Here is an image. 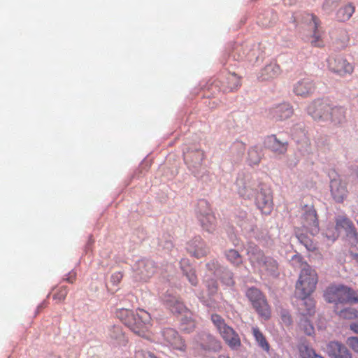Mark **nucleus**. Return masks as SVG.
Listing matches in <instances>:
<instances>
[{
  "label": "nucleus",
  "mask_w": 358,
  "mask_h": 358,
  "mask_svg": "<svg viewBox=\"0 0 358 358\" xmlns=\"http://www.w3.org/2000/svg\"><path fill=\"white\" fill-rule=\"evenodd\" d=\"M115 314L135 334L146 338L150 337L148 329L151 325V317L149 313L143 309H138L134 313L131 310L121 308Z\"/></svg>",
  "instance_id": "f257e3e1"
},
{
  "label": "nucleus",
  "mask_w": 358,
  "mask_h": 358,
  "mask_svg": "<svg viewBox=\"0 0 358 358\" xmlns=\"http://www.w3.org/2000/svg\"><path fill=\"white\" fill-rule=\"evenodd\" d=\"M317 282L318 276L315 270L305 264L296 283V296L300 299L308 297L315 290Z\"/></svg>",
  "instance_id": "f03ea898"
},
{
  "label": "nucleus",
  "mask_w": 358,
  "mask_h": 358,
  "mask_svg": "<svg viewBox=\"0 0 358 358\" xmlns=\"http://www.w3.org/2000/svg\"><path fill=\"white\" fill-rule=\"evenodd\" d=\"M246 250L248 261L255 270L274 272L277 269V262L270 257L265 256L257 245L250 243Z\"/></svg>",
  "instance_id": "7ed1b4c3"
},
{
  "label": "nucleus",
  "mask_w": 358,
  "mask_h": 358,
  "mask_svg": "<svg viewBox=\"0 0 358 358\" xmlns=\"http://www.w3.org/2000/svg\"><path fill=\"white\" fill-rule=\"evenodd\" d=\"M324 296L327 302L334 303L336 306L338 303H358L357 292L344 285H332L326 289Z\"/></svg>",
  "instance_id": "20e7f679"
},
{
  "label": "nucleus",
  "mask_w": 358,
  "mask_h": 358,
  "mask_svg": "<svg viewBox=\"0 0 358 358\" xmlns=\"http://www.w3.org/2000/svg\"><path fill=\"white\" fill-rule=\"evenodd\" d=\"M211 320L221 337L231 349L236 350L241 346V342L238 334L232 327L225 323L224 320L220 315L213 314Z\"/></svg>",
  "instance_id": "39448f33"
},
{
  "label": "nucleus",
  "mask_w": 358,
  "mask_h": 358,
  "mask_svg": "<svg viewBox=\"0 0 358 358\" xmlns=\"http://www.w3.org/2000/svg\"><path fill=\"white\" fill-rule=\"evenodd\" d=\"M196 217L203 230L212 233L216 227V218L210 204L206 200H200L197 204Z\"/></svg>",
  "instance_id": "423d86ee"
},
{
  "label": "nucleus",
  "mask_w": 358,
  "mask_h": 358,
  "mask_svg": "<svg viewBox=\"0 0 358 358\" xmlns=\"http://www.w3.org/2000/svg\"><path fill=\"white\" fill-rule=\"evenodd\" d=\"M246 296L251 302L256 312L265 320L271 316V309L262 292L255 287H250L246 292Z\"/></svg>",
  "instance_id": "0eeeda50"
},
{
  "label": "nucleus",
  "mask_w": 358,
  "mask_h": 358,
  "mask_svg": "<svg viewBox=\"0 0 358 358\" xmlns=\"http://www.w3.org/2000/svg\"><path fill=\"white\" fill-rule=\"evenodd\" d=\"M327 64L328 69L331 72L341 77L351 75L355 69L353 64L340 56L329 57L327 60Z\"/></svg>",
  "instance_id": "6e6552de"
},
{
  "label": "nucleus",
  "mask_w": 358,
  "mask_h": 358,
  "mask_svg": "<svg viewBox=\"0 0 358 358\" xmlns=\"http://www.w3.org/2000/svg\"><path fill=\"white\" fill-rule=\"evenodd\" d=\"M155 264L152 261L141 259L133 268V278L136 281H146L154 274Z\"/></svg>",
  "instance_id": "1a4fd4ad"
},
{
  "label": "nucleus",
  "mask_w": 358,
  "mask_h": 358,
  "mask_svg": "<svg viewBox=\"0 0 358 358\" xmlns=\"http://www.w3.org/2000/svg\"><path fill=\"white\" fill-rule=\"evenodd\" d=\"M331 106L323 100H315L307 108L308 113L317 121H328Z\"/></svg>",
  "instance_id": "9d476101"
},
{
  "label": "nucleus",
  "mask_w": 358,
  "mask_h": 358,
  "mask_svg": "<svg viewBox=\"0 0 358 358\" xmlns=\"http://www.w3.org/2000/svg\"><path fill=\"white\" fill-rule=\"evenodd\" d=\"M336 227L339 231L345 230L347 236L350 238L352 245L358 243V234L352 222L345 215H338L335 219Z\"/></svg>",
  "instance_id": "9b49d317"
},
{
  "label": "nucleus",
  "mask_w": 358,
  "mask_h": 358,
  "mask_svg": "<svg viewBox=\"0 0 358 358\" xmlns=\"http://www.w3.org/2000/svg\"><path fill=\"white\" fill-rule=\"evenodd\" d=\"M316 90V84L310 78H304L293 85V92L297 96L307 98L310 96Z\"/></svg>",
  "instance_id": "f8f14e48"
},
{
  "label": "nucleus",
  "mask_w": 358,
  "mask_h": 358,
  "mask_svg": "<svg viewBox=\"0 0 358 358\" xmlns=\"http://www.w3.org/2000/svg\"><path fill=\"white\" fill-rule=\"evenodd\" d=\"M162 334L164 341L173 348L182 352L185 351L186 345L185 341L175 329L166 328L162 331Z\"/></svg>",
  "instance_id": "ddd939ff"
},
{
  "label": "nucleus",
  "mask_w": 358,
  "mask_h": 358,
  "mask_svg": "<svg viewBox=\"0 0 358 358\" xmlns=\"http://www.w3.org/2000/svg\"><path fill=\"white\" fill-rule=\"evenodd\" d=\"M256 205L263 214L269 215L273 210V196L269 189H261L256 196Z\"/></svg>",
  "instance_id": "4468645a"
},
{
  "label": "nucleus",
  "mask_w": 358,
  "mask_h": 358,
  "mask_svg": "<svg viewBox=\"0 0 358 358\" xmlns=\"http://www.w3.org/2000/svg\"><path fill=\"white\" fill-rule=\"evenodd\" d=\"M330 192L333 199L337 203L343 202L348 194L346 184L339 178L331 180Z\"/></svg>",
  "instance_id": "2eb2a0df"
},
{
  "label": "nucleus",
  "mask_w": 358,
  "mask_h": 358,
  "mask_svg": "<svg viewBox=\"0 0 358 358\" xmlns=\"http://www.w3.org/2000/svg\"><path fill=\"white\" fill-rule=\"evenodd\" d=\"M303 227L313 236L319 232V222L316 210L313 208H308L302 217Z\"/></svg>",
  "instance_id": "dca6fc26"
},
{
  "label": "nucleus",
  "mask_w": 358,
  "mask_h": 358,
  "mask_svg": "<svg viewBox=\"0 0 358 358\" xmlns=\"http://www.w3.org/2000/svg\"><path fill=\"white\" fill-rule=\"evenodd\" d=\"M264 144L266 148L276 155L285 154L288 148V142L280 141L275 135L267 136Z\"/></svg>",
  "instance_id": "f3484780"
},
{
  "label": "nucleus",
  "mask_w": 358,
  "mask_h": 358,
  "mask_svg": "<svg viewBox=\"0 0 358 358\" xmlns=\"http://www.w3.org/2000/svg\"><path fill=\"white\" fill-rule=\"evenodd\" d=\"M294 110L290 104L287 103H280L270 110V115L276 121H282L289 118L293 115Z\"/></svg>",
  "instance_id": "a211bd4d"
},
{
  "label": "nucleus",
  "mask_w": 358,
  "mask_h": 358,
  "mask_svg": "<svg viewBox=\"0 0 358 358\" xmlns=\"http://www.w3.org/2000/svg\"><path fill=\"white\" fill-rule=\"evenodd\" d=\"M327 351L331 358H352L347 348L338 342H330L327 346Z\"/></svg>",
  "instance_id": "6ab92c4d"
},
{
  "label": "nucleus",
  "mask_w": 358,
  "mask_h": 358,
  "mask_svg": "<svg viewBox=\"0 0 358 358\" xmlns=\"http://www.w3.org/2000/svg\"><path fill=\"white\" fill-rule=\"evenodd\" d=\"M189 252L196 258L206 256L208 252V248L201 238H196L193 240L187 248Z\"/></svg>",
  "instance_id": "aec40b11"
},
{
  "label": "nucleus",
  "mask_w": 358,
  "mask_h": 358,
  "mask_svg": "<svg viewBox=\"0 0 358 358\" xmlns=\"http://www.w3.org/2000/svg\"><path fill=\"white\" fill-rule=\"evenodd\" d=\"M166 305L174 314H191L182 301L175 296H171L166 300Z\"/></svg>",
  "instance_id": "412c9836"
},
{
  "label": "nucleus",
  "mask_w": 358,
  "mask_h": 358,
  "mask_svg": "<svg viewBox=\"0 0 358 358\" xmlns=\"http://www.w3.org/2000/svg\"><path fill=\"white\" fill-rule=\"evenodd\" d=\"M329 115L328 121H330L335 126L339 125L345 120V110L341 106H331Z\"/></svg>",
  "instance_id": "4be33fe9"
},
{
  "label": "nucleus",
  "mask_w": 358,
  "mask_h": 358,
  "mask_svg": "<svg viewBox=\"0 0 358 358\" xmlns=\"http://www.w3.org/2000/svg\"><path fill=\"white\" fill-rule=\"evenodd\" d=\"M280 74V68L279 65L270 64L261 71L259 78L262 80H268L277 78Z\"/></svg>",
  "instance_id": "5701e85b"
},
{
  "label": "nucleus",
  "mask_w": 358,
  "mask_h": 358,
  "mask_svg": "<svg viewBox=\"0 0 358 358\" xmlns=\"http://www.w3.org/2000/svg\"><path fill=\"white\" fill-rule=\"evenodd\" d=\"M185 160L188 163L193 164L194 166L201 165L205 159V153L202 150H195L188 151L184 155Z\"/></svg>",
  "instance_id": "b1692460"
},
{
  "label": "nucleus",
  "mask_w": 358,
  "mask_h": 358,
  "mask_svg": "<svg viewBox=\"0 0 358 358\" xmlns=\"http://www.w3.org/2000/svg\"><path fill=\"white\" fill-rule=\"evenodd\" d=\"M311 20L314 31L310 43L313 46L322 47L324 46V42L322 38V33L318 29L320 25V20L314 15H311Z\"/></svg>",
  "instance_id": "393cba45"
},
{
  "label": "nucleus",
  "mask_w": 358,
  "mask_h": 358,
  "mask_svg": "<svg viewBox=\"0 0 358 358\" xmlns=\"http://www.w3.org/2000/svg\"><path fill=\"white\" fill-rule=\"evenodd\" d=\"M300 313L303 315H312L315 313V303L312 299H301V302L298 305Z\"/></svg>",
  "instance_id": "a878e982"
},
{
  "label": "nucleus",
  "mask_w": 358,
  "mask_h": 358,
  "mask_svg": "<svg viewBox=\"0 0 358 358\" xmlns=\"http://www.w3.org/2000/svg\"><path fill=\"white\" fill-rule=\"evenodd\" d=\"M355 11V7L352 3H348L340 8L336 13V18L340 22H345L350 20Z\"/></svg>",
  "instance_id": "bb28decb"
},
{
  "label": "nucleus",
  "mask_w": 358,
  "mask_h": 358,
  "mask_svg": "<svg viewBox=\"0 0 358 358\" xmlns=\"http://www.w3.org/2000/svg\"><path fill=\"white\" fill-rule=\"evenodd\" d=\"M252 334L255 338V341L258 343V345L264 351L268 352L270 345L263 333L257 327H252Z\"/></svg>",
  "instance_id": "cd10ccee"
},
{
  "label": "nucleus",
  "mask_w": 358,
  "mask_h": 358,
  "mask_svg": "<svg viewBox=\"0 0 358 358\" xmlns=\"http://www.w3.org/2000/svg\"><path fill=\"white\" fill-rule=\"evenodd\" d=\"M180 266L189 282L194 286L196 285L198 282L197 277L194 271H193L190 265L188 264V260L185 259H182L180 262Z\"/></svg>",
  "instance_id": "c85d7f7f"
},
{
  "label": "nucleus",
  "mask_w": 358,
  "mask_h": 358,
  "mask_svg": "<svg viewBox=\"0 0 358 358\" xmlns=\"http://www.w3.org/2000/svg\"><path fill=\"white\" fill-rule=\"evenodd\" d=\"M227 259L234 266H240L243 264V257L234 249H229L225 251Z\"/></svg>",
  "instance_id": "c756f323"
},
{
  "label": "nucleus",
  "mask_w": 358,
  "mask_h": 358,
  "mask_svg": "<svg viewBox=\"0 0 358 358\" xmlns=\"http://www.w3.org/2000/svg\"><path fill=\"white\" fill-rule=\"evenodd\" d=\"M335 312L341 319L354 320L358 318V311L352 308L339 310L338 306H336Z\"/></svg>",
  "instance_id": "7c9ffc66"
},
{
  "label": "nucleus",
  "mask_w": 358,
  "mask_h": 358,
  "mask_svg": "<svg viewBox=\"0 0 358 358\" xmlns=\"http://www.w3.org/2000/svg\"><path fill=\"white\" fill-rule=\"evenodd\" d=\"M298 350L301 358H323L322 356L317 355L312 348L305 343L299 344Z\"/></svg>",
  "instance_id": "2f4dec72"
},
{
  "label": "nucleus",
  "mask_w": 358,
  "mask_h": 358,
  "mask_svg": "<svg viewBox=\"0 0 358 358\" xmlns=\"http://www.w3.org/2000/svg\"><path fill=\"white\" fill-rule=\"evenodd\" d=\"M299 241L306 247L309 251H314L317 249L316 243L309 237L308 236L303 234H297Z\"/></svg>",
  "instance_id": "473e14b6"
},
{
  "label": "nucleus",
  "mask_w": 358,
  "mask_h": 358,
  "mask_svg": "<svg viewBox=\"0 0 358 358\" xmlns=\"http://www.w3.org/2000/svg\"><path fill=\"white\" fill-rule=\"evenodd\" d=\"M336 34V43L342 48L345 47L350 41L348 32L345 29H341L338 30Z\"/></svg>",
  "instance_id": "72a5a7b5"
},
{
  "label": "nucleus",
  "mask_w": 358,
  "mask_h": 358,
  "mask_svg": "<svg viewBox=\"0 0 358 358\" xmlns=\"http://www.w3.org/2000/svg\"><path fill=\"white\" fill-rule=\"evenodd\" d=\"M262 159V153L257 147H252L248 150V161L250 165H257Z\"/></svg>",
  "instance_id": "f704fd0d"
},
{
  "label": "nucleus",
  "mask_w": 358,
  "mask_h": 358,
  "mask_svg": "<svg viewBox=\"0 0 358 358\" xmlns=\"http://www.w3.org/2000/svg\"><path fill=\"white\" fill-rule=\"evenodd\" d=\"M227 89L229 91L238 89L241 85V77L236 73H229L227 78Z\"/></svg>",
  "instance_id": "c9c22d12"
},
{
  "label": "nucleus",
  "mask_w": 358,
  "mask_h": 358,
  "mask_svg": "<svg viewBox=\"0 0 358 358\" xmlns=\"http://www.w3.org/2000/svg\"><path fill=\"white\" fill-rule=\"evenodd\" d=\"M187 315L182 319L181 329L185 333H190L195 329L196 322L191 317H188Z\"/></svg>",
  "instance_id": "e433bc0d"
},
{
  "label": "nucleus",
  "mask_w": 358,
  "mask_h": 358,
  "mask_svg": "<svg viewBox=\"0 0 358 358\" xmlns=\"http://www.w3.org/2000/svg\"><path fill=\"white\" fill-rule=\"evenodd\" d=\"M68 289L66 286H61L55 289L52 294L53 300L56 301V303H59L64 301L68 294Z\"/></svg>",
  "instance_id": "4c0bfd02"
},
{
  "label": "nucleus",
  "mask_w": 358,
  "mask_h": 358,
  "mask_svg": "<svg viewBox=\"0 0 358 358\" xmlns=\"http://www.w3.org/2000/svg\"><path fill=\"white\" fill-rule=\"evenodd\" d=\"M325 234L328 240L332 242L336 240L339 236L338 229L336 227H334L333 226L327 229Z\"/></svg>",
  "instance_id": "58836bf2"
},
{
  "label": "nucleus",
  "mask_w": 358,
  "mask_h": 358,
  "mask_svg": "<svg viewBox=\"0 0 358 358\" xmlns=\"http://www.w3.org/2000/svg\"><path fill=\"white\" fill-rule=\"evenodd\" d=\"M346 344L350 349H352V350L356 353H358V337L351 336L348 338Z\"/></svg>",
  "instance_id": "ea45409f"
},
{
  "label": "nucleus",
  "mask_w": 358,
  "mask_h": 358,
  "mask_svg": "<svg viewBox=\"0 0 358 358\" xmlns=\"http://www.w3.org/2000/svg\"><path fill=\"white\" fill-rule=\"evenodd\" d=\"M342 0H326L323 3V8L331 10L336 8Z\"/></svg>",
  "instance_id": "a19ab883"
},
{
  "label": "nucleus",
  "mask_w": 358,
  "mask_h": 358,
  "mask_svg": "<svg viewBox=\"0 0 358 358\" xmlns=\"http://www.w3.org/2000/svg\"><path fill=\"white\" fill-rule=\"evenodd\" d=\"M136 358H157L152 353L143 350H137L135 352Z\"/></svg>",
  "instance_id": "79ce46f5"
},
{
  "label": "nucleus",
  "mask_w": 358,
  "mask_h": 358,
  "mask_svg": "<svg viewBox=\"0 0 358 358\" xmlns=\"http://www.w3.org/2000/svg\"><path fill=\"white\" fill-rule=\"evenodd\" d=\"M301 325L306 334L310 336L314 333V327L308 320H305Z\"/></svg>",
  "instance_id": "37998d69"
},
{
  "label": "nucleus",
  "mask_w": 358,
  "mask_h": 358,
  "mask_svg": "<svg viewBox=\"0 0 358 358\" xmlns=\"http://www.w3.org/2000/svg\"><path fill=\"white\" fill-rule=\"evenodd\" d=\"M122 278H123L122 273L115 272L113 274H112V275L110 277V281L113 285H117L121 282Z\"/></svg>",
  "instance_id": "c03bdc74"
},
{
  "label": "nucleus",
  "mask_w": 358,
  "mask_h": 358,
  "mask_svg": "<svg viewBox=\"0 0 358 358\" xmlns=\"http://www.w3.org/2000/svg\"><path fill=\"white\" fill-rule=\"evenodd\" d=\"M281 320L285 325H290L292 324V318L289 313L286 310L281 312Z\"/></svg>",
  "instance_id": "a18cd8bd"
},
{
  "label": "nucleus",
  "mask_w": 358,
  "mask_h": 358,
  "mask_svg": "<svg viewBox=\"0 0 358 358\" xmlns=\"http://www.w3.org/2000/svg\"><path fill=\"white\" fill-rule=\"evenodd\" d=\"M208 289L210 294H215L217 291V284L214 280L208 281Z\"/></svg>",
  "instance_id": "49530a36"
},
{
  "label": "nucleus",
  "mask_w": 358,
  "mask_h": 358,
  "mask_svg": "<svg viewBox=\"0 0 358 358\" xmlns=\"http://www.w3.org/2000/svg\"><path fill=\"white\" fill-rule=\"evenodd\" d=\"M76 272L71 271L67 274L66 278H64V280L69 283H73L76 280Z\"/></svg>",
  "instance_id": "de8ad7c7"
},
{
  "label": "nucleus",
  "mask_w": 358,
  "mask_h": 358,
  "mask_svg": "<svg viewBox=\"0 0 358 358\" xmlns=\"http://www.w3.org/2000/svg\"><path fill=\"white\" fill-rule=\"evenodd\" d=\"M114 332L117 333V336H113L115 339H119L120 337L123 336V334L122 333L121 329L119 327H113Z\"/></svg>",
  "instance_id": "09e8293b"
},
{
  "label": "nucleus",
  "mask_w": 358,
  "mask_h": 358,
  "mask_svg": "<svg viewBox=\"0 0 358 358\" xmlns=\"http://www.w3.org/2000/svg\"><path fill=\"white\" fill-rule=\"evenodd\" d=\"M350 329L356 334H358V321L352 322L350 325Z\"/></svg>",
  "instance_id": "8fccbe9b"
},
{
  "label": "nucleus",
  "mask_w": 358,
  "mask_h": 358,
  "mask_svg": "<svg viewBox=\"0 0 358 358\" xmlns=\"http://www.w3.org/2000/svg\"><path fill=\"white\" fill-rule=\"evenodd\" d=\"M217 266V262H214L213 261V262H212L210 263L207 264L208 268H209V269H211V270L215 268Z\"/></svg>",
  "instance_id": "3c124183"
},
{
  "label": "nucleus",
  "mask_w": 358,
  "mask_h": 358,
  "mask_svg": "<svg viewBox=\"0 0 358 358\" xmlns=\"http://www.w3.org/2000/svg\"><path fill=\"white\" fill-rule=\"evenodd\" d=\"M298 0H285L289 5H294L297 2Z\"/></svg>",
  "instance_id": "603ef678"
},
{
  "label": "nucleus",
  "mask_w": 358,
  "mask_h": 358,
  "mask_svg": "<svg viewBox=\"0 0 358 358\" xmlns=\"http://www.w3.org/2000/svg\"><path fill=\"white\" fill-rule=\"evenodd\" d=\"M351 255L353 257V259L358 263V254L351 253Z\"/></svg>",
  "instance_id": "864d4df0"
},
{
  "label": "nucleus",
  "mask_w": 358,
  "mask_h": 358,
  "mask_svg": "<svg viewBox=\"0 0 358 358\" xmlns=\"http://www.w3.org/2000/svg\"><path fill=\"white\" fill-rule=\"evenodd\" d=\"M227 285H231L233 284V280L231 276H229L228 280L226 282Z\"/></svg>",
  "instance_id": "5fc2aeb1"
},
{
  "label": "nucleus",
  "mask_w": 358,
  "mask_h": 358,
  "mask_svg": "<svg viewBox=\"0 0 358 358\" xmlns=\"http://www.w3.org/2000/svg\"><path fill=\"white\" fill-rule=\"evenodd\" d=\"M217 358H230L227 355H220Z\"/></svg>",
  "instance_id": "6e6d98bb"
},
{
  "label": "nucleus",
  "mask_w": 358,
  "mask_h": 358,
  "mask_svg": "<svg viewBox=\"0 0 358 358\" xmlns=\"http://www.w3.org/2000/svg\"><path fill=\"white\" fill-rule=\"evenodd\" d=\"M357 224H358V220H357Z\"/></svg>",
  "instance_id": "4d7b16f0"
}]
</instances>
